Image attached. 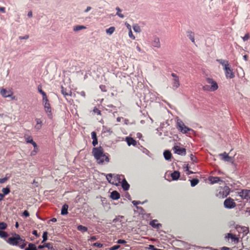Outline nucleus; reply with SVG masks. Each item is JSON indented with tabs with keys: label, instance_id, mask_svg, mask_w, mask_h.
Listing matches in <instances>:
<instances>
[{
	"label": "nucleus",
	"instance_id": "obj_1",
	"mask_svg": "<svg viewBox=\"0 0 250 250\" xmlns=\"http://www.w3.org/2000/svg\"><path fill=\"white\" fill-rule=\"evenodd\" d=\"M235 208L240 210L247 202L250 201V189H242L235 193Z\"/></svg>",
	"mask_w": 250,
	"mask_h": 250
},
{
	"label": "nucleus",
	"instance_id": "obj_2",
	"mask_svg": "<svg viewBox=\"0 0 250 250\" xmlns=\"http://www.w3.org/2000/svg\"><path fill=\"white\" fill-rule=\"evenodd\" d=\"M92 153H93V157L96 159L98 164L104 165L109 162L108 154L104 153L103 148L101 146L93 147L92 149Z\"/></svg>",
	"mask_w": 250,
	"mask_h": 250
},
{
	"label": "nucleus",
	"instance_id": "obj_3",
	"mask_svg": "<svg viewBox=\"0 0 250 250\" xmlns=\"http://www.w3.org/2000/svg\"><path fill=\"white\" fill-rule=\"evenodd\" d=\"M235 231L238 233V236L235 234V242H238V240L240 238H243L247 234H248L249 230L248 227H240L238 226H235Z\"/></svg>",
	"mask_w": 250,
	"mask_h": 250
},
{
	"label": "nucleus",
	"instance_id": "obj_4",
	"mask_svg": "<svg viewBox=\"0 0 250 250\" xmlns=\"http://www.w3.org/2000/svg\"><path fill=\"white\" fill-rule=\"evenodd\" d=\"M24 239H22L20 235L15 234V236L12 237H9L8 243L12 246H17L24 241Z\"/></svg>",
	"mask_w": 250,
	"mask_h": 250
},
{
	"label": "nucleus",
	"instance_id": "obj_5",
	"mask_svg": "<svg viewBox=\"0 0 250 250\" xmlns=\"http://www.w3.org/2000/svg\"><path fill=\"white\" fill-rule=\"evenodd\" d=\"M176 127H177L179 131L182 132L183 134L187 133L188 131L193 132V130L192 129L186 126L184 123L179 119H178L177 122H176Z\"/></svg>",
	"mask_w": 250,
	"mask_h": 250
},
{
	"label": "nucleus",
	"instance_id": "obj_6",
	"mask_svg": "<svg viewBox=\"0 0 250 250\" xmlns=\"http://www.w3.org/2000/svg\"><path fill=\"white\" fill-rule=\"evenodd\" d=\"M230 192V188L227 186L223 188H219L218 189V193H217V197L219 198H224L227 197Z\"/></svg>",
	"mask_w": 250,
	"mask_h": 250
},
{
	"label": "nucleus",
	"instance_id": "obj_7",
	"mask_svg": "<svg viewBox=\"0 0 250 250\" xmlns=\"http://www.w3.org/2000/svg\"><path fill=\"white\" fill-rule=\"evenodd\" d=\"M43 105L44 110H45V112L46 113L47 116H48L49 119H52V114L50 103L49 102H43Z\"/></svg>",
	"mask_w": 250,
	"mask_h": 250
},
{
	"label": "nucleus",
	"instance_id": "obj_8",
	"mask_svg": "<svg viewBox=\"0 0 250 250\" xmlns=\"http://www.w3.org/2000/svg\"><path fill=\"white\" fill-rule=\"evenodd\" d=\"M171 77L173 78L171 85H172L173 89L175 90L177 89L180 86L179 78L175 73H171Z\"/></svg>",
	"mask_w": 250,
	"mask_h": 250
},
{
	"label": "nucleus",
	"instance_id": "obj_9",
	"mask_svg": "<svg viewBox=\"0 0 250 250\" xmlns=\"http://www.w3.org/2000/svg\"><path fill=\"white\" fill-rule=\"evenodd\" d=\"M173 151H174V153L177 155L185 156L186 154V149L180 147L178 146H175L174 147H173Z\"/></svg>",
	"mask_w": 250,
	"mask_h": 250
},
{
	"label": "nucleus",
	"instance_id": "obj_10",
	"mask_svg": "<svg viewBox=\"0 0 250 250\" xmlns=\"http://www.w3.org/2000/svg\"><path fill=\"white\" fill-rule=\"evenodd\" d=\"M207 83L210 84V91H215L218 89L217 83L212 79L208 78L206 79Z\"/></svg>",
	"mask_w": 250,
	"mask_h": 250
},
{
	"label": "nucleus",
	"instance_id": "obj_11",
	"mask_svg": "<svg viewBox=\"0 0 250 250\" xmlns=\"http://www.w3.org/2000/svg\"><path fill=\"white\" fill-rule=\"evenodd\" d=\"M224 206L227 208L231 209L234 208L233 199L231 198H227L224 202Z\"/></svg>",
	"mask_w": 250,
	"mask_h": 250
},
{
	"label": "nucleus",
	"instance_id": "obj_12",
	"mask_svg": "<svg viewBox=\"0 0 250 250\" xmlns=\"http://www.w3.org/2000/svg\"><path fill=\"white\" fill-rule=\"evenodd\" d=\"M219 156L221 157V159H222V160L225 162L232 163V158L229 156L226 152L219 154Z\"/></svg>",
	"mask_w": 250,
	"mask_h": 250
},
{
	"label": "nucleus",
	"instance_id": "obj_13",
	"mask_svg": "<svg viewBox=\"0 0 250 250\" xmlns=\"http://www.w3.org/2000/svg\"><path fill=\"white\" fill-rule=\"evenodd\" d=\"M123 179H125L124 175L114 174L113 181L116 183H121Z\"/></svg>",
	"mask_w": 250,
	"mask_h": 250
},
{
	"label": "nucleus",
	"instance_id": "obj_14",
	"mask_svg": "<svg viewBox=\"0 0 250 250\" xmlns=\"http://www.w3.org/2000/svg\"><path fill=\"white\" fill-rule=\"evenodd\" d=\"M0 95L5 98L10 97L12 96V92L10 90H7L5 89L0 90Z\"/></svg>",
	"mask_w": 250,
	"mask_h": 250
},
{
	"label": "nucleus",
	"instance_id": "obj_15",
	"mask_svg": "<svg viewBox=\"0 0 250 250\" xmlns=\"http://www.w3.org/2000/svg\"><path fill=\"white\" fill-rule=\"evenodd\" d=\"M117 185L119 184H121L122 188H123L124 190L127 191L130 188V185H129L128 183H127V181L125 179H123V181L121 182V183H117Z\"/></svg>",
	"mask_w": 250,
	"mask_h": 250
},
{
	"label": "nucleus",
	"instance_id": "obj_16",
	"mask_svg": "<svg viewBox=\"0 0 250 250\" xmlns=\"http://www.w3.org/2000/svg\"><path fill=\"white\" fill-rule=\"evenodd\" d=\"M150 225L155 229H159L162 227V224L157 223V220H153L150 222Z\"/></svg>",
	"mask_w": 250,
	"mask_h": 250
},
{
	"label": "nucleus",
	"instance_id": "obj_17",
	"mask_svg": "<svg viewBox=\"0 0 250 250\" xmlns=\"http://www.w3.org/2000/svg\"><path fill=\"white\" fill-rule=\"evenodd\" d=\"M224 71H225V76L227 78L231 79L234 77L233 73L232 72V70L229 69H224Z\"/></svg>",
	"mask_w": 250,
	"mask_h": 250
},
{
	"label": "nucleus",
	"instance_id": "obj_18",
	"mask_svg": "<svg viewBox=\"0 0 250 250\" xmlns=\"http://www.w3.org/2000/svg\"><path fill=\"white\" fill-rule=\"evenodd\" d=\"M114 174L111 173L105 175L106 179L108 181L109 183L112 185H115L117 186V183L113 181V176Z\"/></svg>",
	"mask_w": 250,
	"mask_h": 250
},
{
	"label": "nucleus",
	"instance_id": "obj_19",
	"mask_svg": "<svg viewBox=\"0 0 250 250\" xmlns=\"http://www.w3.org/2000/svg\"><path fill=\"white\" fill-rule=\"evenodd\" d=\"M91 138L93 140L92 141V145L93 146H95L98 145V139H97L96 133L94 131L91 132Z\"/></svg>",
	"mask_w": 250,
	"mask_h": 250
},
{
	"label": "nucleus",
	"instance_id": "obj_20",
	"mask_svg": "<svg viewBox=\"0 0 250 250\" xmlns=\"http://www.w3.org/2000/svg\"><path fill=\"white\" fill-rule=\"evenodd\" d=\"M126 141L128 146H130L131 145L135 146L136 145V141L132 138L126 137Z\"/></svg>",
	"mask_w": 250,
	"mask_h": 250
},
{
	"label": "nucleus",
	"instance_id": "obj_21",
	"mask_svg": "<svg viewBox=\"0 0 250 250\" xmlns=\"http://www.w3.org/2000/svg\"><path fill=\"white\" fill-rule=\"evenodd\" d=\"M45 248H47L49 250H53V247L51 243H48L43 245H40L38 246V249L42 250Z\"/></svg>",
	"mask_w": 250,
	"mask_h": 250
},
{
	"label": "nucleus",
	"instance_id": "obj_22",
	"mask_svg": "<svg viewBox=\"0 0 250 250\" xmlns=\"http://www.w3.org/2000/svg\"><path fill=\"white\" fill-rule=\"evenodd\" d=\"M110 198L112 200H118L120 198V195L117 191L114 190L111 192Z\"/></svg>",
	"mask_w": 250,
	"mask_h": 250
},
{
	"label": "nucleus",
	"instance_id": "obj_23",
	"mask_svg": "<svg viewBox=\"0 0 250 250\" xmlns=\"http://www.w3.org/2000/svg\"><path fill=\"white\" fill-rule=\"evenodd\" d=\"M152 46L157 48L160 47V42L158 37H155V38H154L153 42H152Z\"/></svg>",
	"mask_w": 250,
	"mask_h": 250
},
{
	"label": "nucleus",
	"instance_id": "obj_24",
	"mask_svg": "<svg viewBox=\"0 0 250 250\" xmlns=\"http://www.w3.org/2000/svg\"><path fill=\"white\" fill-rule=\"evenodd\" d=\"M187 35L189 40H190L192 43H194V33L190 30H188L187 31Z\"/></svg>",
	"mask_w": 250,
	"mask_h": 250
},
{
	"label": "nucleus",
	"instance_id": "obj_25",
	"mask_svg": "<svg viewBox=\"0 0 250 250\" xmlns=\"http://www.w3.org/2000/svg\"><path fill=\"white\" fill-rule=\"evenodd\" d=\"M36 124L35 126H34V128H35V129L37 130H39L41 129V127H42V121H41V119H36Z\"/></svg>",
	"mask_w": 250,
	"mask_h": 250
},
{
	"label": "nucleus",
	"instance_id": "obj_26",
	"mask_svg": "<svg viewBox=\"0 0 250 250\" xmlns=\"http://www.w3.org/2000/svg\"><path fill=\"white\" fill-rule=\"evenodd\" d=\"M171 178L173 180H177L179 178L180 173L177 171H174L171 174Z\"/></svg>",
	"mask_w": 250,
	"mask_h": 250
},
{
	"label": "nucleus",
	"instance_id": "obj_27",
	"mask_svg": "<svg viewBox=\"0 0 250 250\" xmlns=\"http://www.w3.org/2000/svg\"><path fill=\"white\" fill-rule=\"evenodd\" d=\"M68 205L67 204H64L62 207L61 209V215H65L68 213Z\"/></svg>",
	"mask_w": 250,
	"mask_h": 250
},
{
	"label": "nucleus",
	"instance_id": "obj_28",
	"mask_svg": "<svg viewBox=\"0 0 250 250\" xmlns=\"http://www.w3.org/2000/svg\"><path fill=\"white\" fill-rule=\"evenodd\" d=\"M86 27H85L84 25H75L73 27V31L74 32H78L79 31H81L83 29H86Z\"/></svg>",
	"mask_w": 250,
	"mask_h": 250
},
{
	"label": "nucleus",
	"instance_id": "obj_29",
	"mask_svg": "<svg viewBox=\"0 0 250 250\" xmlns=\"http://www.w3.org/2000/svg\"><path fill=\"white\" fill-rule=\"evenodd\" d=\"M38 248L36 247V245L32 243L28 244L27 248L24 249V250H37Z\"/></svg>",
	"mask_w": 250,
	"mask_h": 250
},
{
	"label": "nucleus",
	"instance_id": "obj_30",
	"mask_svg": "<svg viewBox=\"0 0 250 250\" xmlns=\"http://www.w3.org/2000/svg\"><path fill=\"white\" fill-rule=\"evenodd\" d=\"M163 155H164V158L166 160H170V158H171V153L168 150H165L163 153Z\"/></svg>",
	"mask_w": 250,
	"mask_h": 250
},
{
	"label": "nucleus",
	"instance_id": "obj_31",
	"mask_svg": "<svg viewBox=\"0 0 250 250\" xmlns=\"http://www.w3.org/2000/svg\"><path fill=\"white\" fill-rule=\"evenodd\" d=\"M61 93L64 96H70L71 94V91H69V92L66 91V89L63 87V86H61Z\"/></svg>",
	"mask_w": 250,
	"mask_h": 250
},
{
	"label": "nucleus",
	"instance_id": "obj_32",
	"mask_svg": "<svg viewBox=\"0 0 250 250\" xmlns=\"http://www.w3.org/2000/svg\"><path fill=\"white\" fill-rule=\"evenodd\" d=\"M114 31H115V28L114 27H111L106 29L105 32L106 34L110 35L114 33Z\"/></svg>",
	"mask_w": 250,
	"mask_h": 250
},
{
	"label": "nucleus",
	"instance_id": "obj_33",
	"mask_svg": "<svg viewBox=\"0 0 250 250\" xmlns=\"http://www.w3.org/2000/svg\"><path fill=\"white\" fill-rule=\"evenodd\" d=\"M115 9H116L117 11L116 15L118 16L119 17L123 19L124 18V15L121 13V12H122V10L120 9V8L116 7V8H115Z\"/></svg>",
	"mask_w": 250,
	"mask_h": 250
},
{
	"label": "nucleus",
	"instance_id": "obj_34",
	"mask_svg": "<svg viewBox=\"0 0 250 250\" xmlns=\"http://www.w3.org/2000/svg\"><path fill=\"white\" fill-rule=\"evenodd\" d=\"M217 62H219V64H220L222 65H225L229 64V62L227 61L223 60L222 59H217Z\"/></svg>",
	"mask_w": 250,
	"mask_h": 250
},
{
	"label": "nucleus",
	"instance_id": "obj_35",
	"mask_svg": "<svg viewBox=\"0 0 250 250\" xmlns=\"http://www.w3.org/2000/svg\"><path fill=\"white\" fill-rule=\"evenodd\" d=\"M199 183V180L196 179L190 180V186L194 187Z\"/></svg>",
	"mask_w": 250,
	"mask_h": 250
},
{
	"label": "nucleus",
	"instance_id": "obj_36",
	"mask_svg": "<svg viewBox=\"0 0 250 250\" xmlns=\"http://www.w3.org/2000/svg\"><path fill=\"white\" fill-rule=\"evenodd\" d=\"M77 230L79 231H81L82 232H86L87 231V228L83 225H79L77 226Z\"/></svg>",
	"mask_w": 250,
	"mask_h": 250
},
{
	"label": "nucleus",
	"instance_id": "obj_37",
	"mask_svg": "<svg viewBox=\"0 0 250 250\" xmlns=\"http://www.w3.org/2000/svg\"><path fill=\"white\" fill-rule=\"evenodd\" d=\"M211 183H217L220 181L219 177H211L209 179Z\"/></svg>",
	"mask_w": 250,
	"mask_h": 250
},
{
	"label": "nucleus",
	"instance_id": "obj_38",
	"mask_svg": "<svg viewBox=\"0 0 250 250\" xmlns=\"http://www.w3.org/2000/svg\"><path fill=\"white\" fill-rule=\"evenodd\" d=\"M10 191L9 190V188H8V187H7L5 188H3V189H2V192H3V195H6L7 194H8V193H9Z\"/></svg>",
	"mask_w": 250,
	"mask_h": 250
},
{
	"label": "nucleus",
	"instance_id": "obj_39",
	"mask_svg": "<svg viewBox=\"0 0 250 250\" xmlns=\"http://www.w3.org/2000/svg\"><path fill=\"white\" fill-rule=\"evenodd\" d=\"M8 235H7V232L3 231L2 230H0V237L1 238H6L7 237Z\"/></svg>",
	"mask_w": 250,
	"mask_h": 250
},
{
	"label": "nucleus",
	"instance_id": "obj_40",
	"mask_svg": "<svg viewBox=\"0 0 250 250\" xmlns=\"http://www.w3.org/2000/svg\"><path fill=\"white\" fill-rule=\"evenodd\" d=\"M133 29H134L135 32L140 33V28L138 24L133 25Z\"/></svg>",
	"mask_w": 250,
	"mask_h": 250
},
{
	"label": "nucleus",
	"instance_id": "obj_41",
	"mask_svg": "<svg viewBox=\"0 0 250 250\" xmlns=\"http://www.w3.org/2000/svg\"><path fill=\"white\" fill-rule=\"evenodd\" d=\"M25 141H26V143H28V144H30V143L34 142L32 139V138H31V137H30V136L25 137Z\"/></svg>",
	"mask_w": 250,
	"mask_h": 250
},
{
	"label": "nucleus",
	"instance_id": "obj_42",
	"mask_svg": "<svg viewBox=\"0 0 250 250\" xmlns=\"http://www.w3.org/2000/svg\"><path fill=\"white\" fill-rule=\"evenodd\" d=\"M103 132H104V133L108 132L109 134H111L112 133V131H111L110 129H109L105 126H103Z\"/></svg>",
	"mask_w": 250,
	"mask_h": 250
},
{
	"label": "nucleus",
	"instance_id": "obj_43",
	"mask_svg": "<svg viewBox=\"0 0 250 250\" xmlns=\"http://www.w3.org/2000/svg\"><path fill=\"white\" fill-rule=\"evenodd\" d=\"M7 228V224L4 222L0 223V229L5 230Z\"/></svg>",
	"mask_w": 250,
	"mask_h": 250
},
{
	"label": "nucleus",
	"instance_id": "obj_44",
	"mask_svg": "<svg viewBox=\"0 0 250 250\" xmlns=\"http://www.w3.org/2000/svg\"><path fill=\"white\" fill-rule=\"evenodd\" d=\"M47 231H44L43 233V236H42V237H43V240H42V243H43L44 241L47 240Z\"/></svg>",
	"mask_w": 250,
	"mask_h": 250
},
{
	"label": "nucleus",
	"instance_id": "obj_45",
	"mask_svg": "<svg viewBox=\"0 0 250 250\" xmlns=\"http://www.w3.org/2000/svg\"><path fill=\"white\" fill-rule=\"evenodd\" d=\"M18 246H19L20 248L21 249H24L25 247L26 246V242L25 241L21 242L20 244L18 245Z\"/></svg>",
	"mask_w": 250,
	"mask_h": 250
},
{
	"label": "nucleus",
	"instance_id": "obj_46",
	"mask_svg": "<svg viewBox=\"0 0 250 250\" xmlns=\"http://www.w3.org/2000/svg\"><path fill=\"white\" fill-rule=\"evenodd\" d=\"M227 239L230 238L231 239L232 241H234V235L231 233H229L227 234V236L225 237Z\"/></svg>",
	"mask_w": 250,
	"mask_h": 250
},
{
	"label": "nucleus",
	"instance_id": "obj_47",
	"mask_svg": "<svg viewBox=\"0 0 250 250\" xmlns=\"http://www.w3.org/2000/svg\"><path fill=\"white\" fill-rule=\"evenodd\" d=\"M120 248V246L119 245H114L110 248L109 249V250H117Z\"/></svg>",
	"mask_w": 250,
	"mask_h": 250
},
{
	"label": "nucleus",
	"instance_id": "obj_48",
	"mask_svg": "<svg viewBox=\"0 0 250 250\" xmlns=\"http://www.w3.org/2000/svg\"><path fill=\"white\" fill-rule=\"evenodd\" d=\"M8 178H9V177L6 176L3 178L0 179V184H3V183H5L6 181H7V180L8 179Z\"/></svg>",
	"mask_w": 250,
	"mask_h": 250
},
{
	"label": "nucleus",
	"instance_id": "obj_49",
	"mask_svg": "<svg viewBox=\"0 0 250 250\" xmlns=\"http://www.w3.org/2000/svg\"><path fill=\"white\" fill-rule=\"evenodd\" d=\"M117 243L119 244H125L126 243V242L123 239H119L117 240Z\"/></svg>",
	"mask_w": 250,
	"mask_h": 250
},
{
	"label": "nucleus",
	"instance_id": "obj_50",
	"mask_svg": "<svg viewBox=\"0 0 250 250\" xmlns=\"http://www.w3.org/2000/svg\"><path fill=\"white\" fill-rule=\"evenodd\" d=\"M128 37L132 39V40H135V36L133 35V33L131 30H129V31H128Z\"/></svg>",
	"mask_w": 250,
	"mask_h": 250
},
{
	"label": "nucleus",
	"instance_id": "obj_51",
	"mask_svg": "<svg viewBox=\"0 0 250 250\" xmlns=\"http://www.w3.org/2000/svg\"><path fill=\"white\" fill-rule=\"evenodd\" d=\"M203 89L204 91H210V86L208 85H204L203 86Z\"/></svg>",
	"mask_w": 250,
	"mask_h": 250
},
{
	"label": "nucleus",
	"instance_id": "obj_52",
	"mask_svg": "<svg viewBox=\"0 0 250 250\" xmlns=\"http://www.w3.org/2000/svg\"><path fill=\"white\" fill-rule=\"evenodd\" d=\"M93 246L97 248H102L103 247V244L100 243H95L93 244Z\"/></svg>",
	"mask_w": 250,
	"mask_h": 250
},
{
	"label": "nucleus",
	"instance_id": "obj_53",
	"mask_svg": "<svg viewBox=\"0 0 250 250\" xmlns=\"http://www.w3.org/2000/svg\"><path fill=\"white\" fill-rule=\"evenodd\" d=\"M249 39H250V36L249 35L248 33L246 34V35H245L244 37H243V40L244 41H248L249 40Z\"/></svg>",
	"mask_w": 250,
	"mask_h": 250
},
{
	"label": "nucleus",
	"instance_id": "obj_54",
	"mask_svg": "<svg viewBox=\"0 0 250 250\" xmlns=\"http://www.w3.org/2000/svg\"><path fill=\"white\" fill-rule=\"evenodd\" d=\"M132 204H133V205H134V206L136 207L138 204H143V202L141 203L140 201H132Z\"/></svg>",
	"mask_w": 250,
	"mask_h": 250
},
{
	"label": "nucleus",
	"instance_id": "obj_55",
	"mask_svg": "<svg viewBox=\"0 0 250 250\" xmlns=\"http://www.w3.org/2000/svg\"><path fill=\"white\" fill-rule=\"evenodd\" d=\"M93 112L97 114V115H100V111L97 108L95 107L93 110Z\"/></svg>",
	"mask_w": 250,
	"mask_h": 250
},
{
	"label": "nucleus",
	"instance_id": "obj_56",
	"mask_svg": "<svg viewBox=\"0 0 250 250\" xmlns=\"http://www.w3.org/2000/svg\"><path fill=\"white\" fill-rule=\"evenodd\" d=\"M23 216L27 217L29 216V213L27 210H25L24 212H23Z\"/></svg>",
	"mask_w": 250,
	"mask_h": 250
},
{
	"label": "nucleus",
	"instance_id": "obj_57",
	"mask_svg": "<svg viewBox=\"0 0 250 250\" xmlns=\"http://www.w3.org/2000/svg\"><path fill=\"white\" fill-rule=\"evenodd\" d=\"M28 39V35H25L24 36H23V37H21V36H20L19 37V39L20 40H27Z\"/></svg>",
	"mask_w": 250,
	"mask_h": 250
},
{
	"label": "nucleus",
	"instance_id": "obj_58",
	"mask_svg": "<svg viewBox=\"0 0 250 250\" xmlns=\"http://www.w3.org/2000/svg\"><path fill=\"white\" fill-rule=\"evenodd\" d=\"M190 160H191L193 162H196V157L192 154L190 155Z\"/></svg>",
	"mask_w": 250,
	"mask_h": 250
},
{
	"label": "nucleus",
	"instance_id": "obj_59",
	"mask_svg": "<svg viewBox=\"0 0 250 250\" xmlns=\"http://www.w3.org/2000/svg\"><path fill=\"white\" fill-rule=\"evenodd\" d=\"M33 16V14H32V11H31V10L29 11V12H28V13H27V17L29 18H32Z\"/></svg>",
	"mask_w": 250,
	"mask_h": 250
},
{
	"label": "nucleus",
	"instance_id": "obj_60",
	"mask_svg": "<svg viewBox=\"0 0 250 250\" xmlns=\"http://www.w3.org/2000/svg\"><path fill=\"white\" fill-rule=\"evenodd\" d=\"M37 150L38 149H35V148H34V150L31 152V155L34 156L35 155H36V153L37 152Z\"/></svg>",
	"mask_w": 250,
	"mask_h": 250
},
{
	"label": "nucleus",
	"instance_id": "obj_61",
	"mask_svg": "<svg viewBox=\"0 0 250 250\" xmlns=\"http://www.w3.org/2000/svg\"><path fill=\"white\" fill-rule=\"evenodd\" d=\"M30 144H32V146H33L34 148H35V149H38L37 145L36 144V143L35 142H34L32 143H30Z\"/></svg>",
	"mask_w": 250,
	"mask_h": 250
},
{
	"label": "nucleus",
	"instance_id": "obj_62",
	"mask_svg": "<svg viewBox=\"0 0 250 250\" xmlns=\"http://www.w3.org/2000/svg\"><path fill=\"white\" fill-rule=\"evenodd\" d=\"M125 25H126V27L127 29H128V31L131 30V27L130 26V24L128 23H125Z\"/></svg>",
	"mask_w": 250,
	"mask_h": 250
},
{
	"label": "nucleus",
	"instance_id": "obj_63",
	"mask_svg": "<svg viewBox=\"0 0 250 250\" xmlns=\"http://www.w3.org/2000/svg\"><path fill=\"white\" fill-rule=\"evenodd\" d=\"M43 102H49L47 96H43Z\"/></svg>",
	"mask_w": 250,
	"mask_h": 250
},
{
	"label": "nucleus",
	"instance_id": "obj_64",
	"mask_svg": "<svg viewBox=\"0 0 250 250\" xmlns=\"http://www.w3.org/2000/svg\"><path fill=\"white\" fill-rule=\"evenodd\" d=\"M38 91L40 93L44 92L43 90H42V88H41V85L38 86Z\"/></svg>",
	"mask_w": 250,
	"mask_h": 250
}]
</instances>
